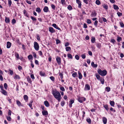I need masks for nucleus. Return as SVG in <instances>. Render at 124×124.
<instances>
[{"mask_svg": "<svg viewBox=\"0 0 124 124\" xmlns=\"http://www.w3.org/2000/svg\"><path fill=\"white\" fill-rule=\"evenodd\" d=\"M52 93L54 98L57 100L58 101H60L61 99V96L59 92L55 90V91H53Z\"/></svg>", "mask_w": 124, "mask_h": 124, "instance_id": "nucleus-1", "label": "nucleus"}, {"mask_svg": "<svg viewBox=\"0 0 124 124\" xmlns=\"http://www.w3.org/2000/svg\"><path fill=\"white\" fill-rule=\"evenodd\" d=\"M98 74L102 76H105L107 73V71L106 70H102L100 69H99L98 70Z\"/></svg>", "mask_w": 124, "mask_h": 124, "instance_id": "nucleus-2", "label": "nucleus"}, {"mask_svg": "<svg viewBox=\"0 0 124 124\" xmlns=\"http://www.w3.org/2000/svg\"><path fill=\"white\" fill-rule=\"evenodd\" d=\"M34 47L35 49L36 50H38L39 49V46L38 43L36 42H34Z\"/></svg>", "mask_w": 124, "mask_h": 124, "instance_id": "nucleus-3", "label": "nucleus"}, {"mask_svg": "<svg viewBox=\"0 0 124 124\" xmlns=\"http://www.w3.org/2000/svg\"><path fill=\"white\" fill-rule=\"evenodd\" d=\"M90 89V86L89 85L87 84L85 85V87L84 88V90H89Z\"/></svg>", "mask_w": 124, "mask_h": 124, "instance_id": "nucleus-4", "label": "nucleus"}, {"mask_svg": "<svg viewBox=\"0 0 124 124\" xmlns=\"http://www.w3.org/2000/svg\"><path fill=\"white\" fill-rule=\"evenodd\" d=\"M49 31L51 33H54L55 32V30L51 27H49Z\"/></svg>", "mask_w": 124, "mask_h": 124, "instance_id": "nucleus-5", "label": "nucleus"}, {"mask_svg": "<svg viewBox=\"0 0 124 124\" xmlns=\"http://www.w3.org/2000/svg\"><path fill=\"white\" fill-rule=\"evenodd\" d=\"M96 15L97 13L96 11L94 10L92 12V13L91 15V16L92 17H95L96 16Z\"/></svg>", "mask_w": 124, "mask_h": 124, "instance_id": "nucleus-6", "label": "nucleus"}, {"mask_svg": "<svg viewBox=\"0 0 124 124\" xmlns=\"http://www.w3.org/2000/svg\"><path fill=\"white\" fill-rule=\"evenodd\" d=\"M56 59L57 63L59 65H60L61 63V58L59 57H58Z\"/></svg>", "mask_w": 124, "mask_h": 124, "instance_id": "nucleus-7", "label": "nucleus"}, {"mask_svg": "<svg viewBox=\"0 0 124 124\" xmlns=\"http://www.w3.org/2000/svg\"><path fill=\"white\" fill-rule=\"evenodd\" d=\"M76 2L78 5V7L79 8H81V1L79 0H76Z\"/></svg>", "mask_w": 124, "mask_h": 124, "instance_id": "nucleus-8", "label": "nucleus"}, {"mask_svg": "<svg viewBox=\"0 0 124 124\" xmlns=\"http://www.w3.org/2000/svg\"><path fill=\"white\" fill-rule=\"evenodd\" d=\"M52 26L54 28H55L57 30H60V28H59L56 25V24L55 23H54L52 25Z\"/></svg>", "mask_w": 124, "mask_h": 124, "instance_id": "nucleus-9", "label": "nucleus"}, {"mask_svg": "<svg viewBox=\"0 0 124 124\" xmlns=\"http://www.w3.org/2000/svg\"><path fill=\"white\" fill-rule=\"evenodd\" d=\"M44 103L45 105L47 107H48L49 106L48 102L47 101H44Z\"/></svg>", "mask_w": 124, "mask_h": 124, "instance_id": "nucleus-10", "label": "nucleus"}, {"mask_svg": "<svg viewBox=\"0 0 124 124\" xmlns=\"http://www.w3.org/2000/svg\"><path fill=\"white\" fill-rule=\"evenodd\" d=\"M1 92L4 95H7V93L6 91L4 90H1Z\"/></svg>", "mask_w": 124, "mask_h": 124, "instance_id": "nucleus-11", "label": "nucleus"}, {"mask_svg": "<svg viewBox=\"0 0 124 124\" xmlns=\"http://www.w3.org/2000/svg\"><path fill=\"white\" fill-rule=\"evenodd\" d=\"M42 113L43 116H46L48 115V112L47 111L45 110H43L42 111Z\"/></svg>", "mask_w": 124, "mask_h": 124, "instance_id": "nucleus-12", "label": "nucleus"}, {"mask_svg": "<svg viewBox=\"0 0 124 124\" xmlns=\"http://www.w3.org/2000/svg\"><path fill=\"white\" fill-rule=\"evenodd\" d=\"M48 10V8L47 7L45 6L43 9L44 11L45 12H47Z\"/></svg>", "mask_w": 124, "mask_h": 124, "instance_id": "nucleus-13", "label": "nucleus"}, {"mask_svg": "<svg viewBox=\"0 0 124 124\" xmlns=\"http://www.w3.org/2000/svg\"><path fill=\"white\" fill-rule=\"evenodd\" d=\"M14 78L15 79H20V78L18 75L15 74Z\"/></svg>", "mask_w": 124, "mask_h": 124, "instance_id": "nucleus-14", "label": "nucleus"}, {"mask_svg": "<svg viewBox=\"0 0 124 124\" xmlns=\"http://www.w3.org/2000/svg\"><path fill=\"white\" fill-rule=\"evenodd\" d=\"M16 102L17 104L20 107L22 106L21 103L19 101L17 100L16 101Z\"/></svg>", "mask_w": 124, "mask_h": 124, "instance_id": "nucleus-15", "label": "nucleus"}, {"mask_svg": "<svg viewBox=\"0 0 124 124\" xmlns=\"http://www.w3.org/2000/svg\"><path fill=\"white\" fill-rule=\"evenodd\" d=\"M102 120L104 124H106L107 122V119L105 117H103L102 118Z\"/></svg>", "mask_w": 124, "mask_h": 124, "instance_id": "nucleus-16", "label": "nucleus"}, {"mask_svg": "<svg viewBox=\"0 0 124 124\" xmlns=\"http://www.w3.org/2000/svg\"><path fill=\"white\" fill-rule=\"evenodd\" d=\"M7 45V48H9L10 47L11 45V43L9 42H8Z\"/></svg>", "mask_w": 124, "mask_h": 124, "instance_id": "nucleus-17", "label": "nucleus"}, {"mask_svg": "<svg viewBox=\"0 0 124 124\" xmlns=\"http://www.w3.org/2000/svg\"><path fill=\"white\" fill-rule=\"evenodd\" d=\"M113 6L115 10H118L119 9V8L117 5L114 4Z\"/></svg>", "mask_w": 124, "mask_h": 124, "instance_id": "nucleus-18", "label": "nucleus"}, {"mask_svg": "<svg viewBox=\"0 0 124 124\" xmlns=\"http://www.w3.org/2000/svg\"><path fill=\"white\" fill-rule=\"evenodd\" d=\"M99 80H100L101 82V83L102 84H104V79L103 78H101Z\"/></svg>", "mask_w": 124, "mask_h": 124, "instance_id": "nucleus-19", "label": "nucleus"}, {"mask_svg": "<svg viewBox=\"0 0 124 124\" xmlns=\"http://www.w3.org/2000/svg\"><path fill=\"white\" fill-rule=\"evenodd\" d=\"M5 21L7 23H8L10 22L9 19L8 17H6Z\"/></svg>", "mask_w": 124, "mask_h": 124, "instance_id": "nucleus-20", "label": "nucleus"}, {"mask_svg": "<svg viewBox=\"0 0 124 124\" xmlns=\"http://www.w3.org/2000/svg\"><path fill=\"white\" fill-rule=\"evenodd\" d=\"M27 81L29 83H31V79L29 77H27Z\"/></svg>", "mask_w": 124, "mask_h": 124, "instance_id": "nucleus-21", "label": "nucleus"}, {"mask_svg": "<svg viewBox=\"0 0 124 124\" xmlns=\"http://www.w3.org/2000/svg\"><path fill=\"white\" fill-rule=\"evenodd\" d=\"M103 107L105 109L107 110H108L109 109V108L108 107V105H103Z\"/></svg>", "mask_w": 124, "mask_h": 124, "instance_id": "nucleus-22", "label": "nucleus"}, {"mask_svg": "<svg viewBox=\"0 0 124 124\" xmlns=\"http://www.w3.org/2000/svg\"><path fill=\"white\" fill-rule=\"evenodd\" d=\"M96 77L97 79L98 80H99L101 78L98 74H96Z\"/></svg>", "mask_w": 124, "mask_h": 124, "instance_id": "nucleus-23", "label": "nucleus"}, {"mask_svg": "<svg viewBox=\"0 0 124 124\" xmlns=\"http://www.w3.org/2000/svg\"><path fill=\"white\" fill-rule=\"evenodd\" d=\"M23 98L24 100L26 101L28 100V97L27 95H25L24 96Z\"/></svg>", "mask_w": 124, "mask_h": 124, "instance_id": "nucleus-24", "label": "nucleus"}, {"mask_svg": "<svg viewBox=\"0 0 124 124\" xmlns=\"http://www.w3.org/2000/svg\"><path fill=\"white\" fill-rule=\"evenodd\" d=\"M33 101H31L29 103V106L32 109H33V108L32 107V103L33 102Z\"/></svg>", "mask_w": 124, "mask_h": 124, "instance_id": "nucleus-25", "label": "nucleus"}, {"mask_svg": "<svg viewBox=\"0 0 124 124\" xmlns=\"http://www.w3.org/2000/svg\"><path fill=\"white\" fill-rule=\"evenodd\" d=\"M28 58L29 60H30L32 59L33 57L32 55L30 54L28 56Z\"/></svg>", "mask_w": 124, "mask_h": 124, "instance_id": "nucleus-26", "label": "nucleus"}, {"mask_svg": "<svg viewBox=\"0 0 124 124\" xmlns=\"http://www.w3.org/2000/svg\"><path fill=\"white\" fill-rule=\"evenodd\" d=\"M110 104L111 106L113 107L115 104V103L113 101H110Z\"/></svg>", "mask_w": 124, "mask_h": 124, "instance_id": "nucleus-27", "label": "nucleus"}, {"mask_svg": "<svg viewBox=\"0 0 124 124\" xmlns=\"http://www.w3.org/2000/svg\"><path fill=\"white\" fill-rule=\"evenodd\" d=\"M23 13H24V15L25 16H26L27 17H28L29 15H28L26 11L25 10H24V11Z\"/></svg>", "mask_w": 124, "mask_h": 124, "instance_id": "nucleus-28", "label": "nucleus"}, {"mask_svg": "<svg viewBox=\"0 0 124 124\" xmlns=\"http://www.w3.org/2000/svg\"><path fill=\"white\" fill-rule=\"evenodd\" d=\"M103 6L104 8L105 9H108V6L107 5H105V4H104L103 5Z\"/></svg>", "mask_w": 124, "mask_h": 124, "instance_id": "nucleus-29", "label": "nucleus"}, {"mask_svg": "<svg viewBox=\"0 0 124 124\" xmlns=\"http://www.w3.org/2000/svg\"><path fill=\"white\" fill-rule=\"evenodd\" d=\"M66 50L67 51H68L71 50V48L70 47H67L65 48Z\"/></svg>", "mask_w": 124, "mask_h": 124, "instance_id": "nucleus-30", "label": "nucleus"}, {"mask_svg": "<svg viewBox=\"0 0 124 124\" xmlns=\"http://www.w3.org/2000/svg\"><path fill=\"white\" fill-rule=\"evenodd\" d=\"M67 56L68 58L70 59H72V57L71 54H67Z\"/></svg>", "mask_w": 124, "mask_h": 124, "instance_id": "nucleus-31", "label": "nucleus"}, {"mask_svg": "<svg viewBox=\"0 0 124 124\" xmlns=\"http://www.w3.org/2000/svg\"><path fill=\"white\" fill-rule=\"evenodd\" d=\"M95 38L93 37L92 38L91 41L92 43H94L95 41Z\"/></svg>", "mask_w": 124, "mask_h": 124, "instance_id": "nucleus-32", "label": "nucleus"}, {"mask_svg": "<svg viewBox=\"0 0 124 124\" xmlns=\"http://www.w3.org/2000/svg\"><path fill=\"white\" fill-rule=\"evenodd\" d=\"M78 74L79 75V78L80 79H81L82 78V75L81 73L80 72H78Z\"/></svg>", "mask_w": 124, "mask_h": 124, "instance_id": "nucleus-33", "label": "nucleus"}, {"mask_svg": "<svg viewBox=\"0 0 124 124\" xmlns=\"http://www.w3.org/2000/svg\"><path fill=\"white\" fill-rule=\"evenodd\" d=\"M40 75H41V76H45V73L42 71L40 72Z\"/></svg>", "mask_w": 124, "mask_h": 124, "instance_id": "nucleus-34", "label": "nucleus"}, {"mask_svg": "<svg viewBox=\"0 0 124 124\" xmlns=\"http://www.w3.org/2000/svg\"><path fill=\"white\" fill-rule=\"evenodd\" d=\"M95 3L96 4L98 5H99L101 3L100 1L99 0H97L96 1Z\"/></svg>", "mask_w": 124, "mask_h": 124, "instance_id": "nucleus-35", "label": "nucleus"}, {"mask_svg": "<svg viewBox=\"0 0 124 124\" xmlns=\"http://www.w3.org/2000/svg\"><path fill=\"white\" fill-rule=\"evenodd\" d=\"M86 120L87 122L89 124H90L91 123V120L90 118L87 119Z\"/></svg>", "mask_w": 124, "mask_h": 124, "instance_id": "nucleus-36", "label": "nucleus"}, {"mask_svg": "<svg viewBox=\"0 0 124 124\" xmlns=\"http://www.w3.org/2000/svg\"><path fill=\"white\" fill-rule=\"evenodd\" d=\"M36 11L39 13L41 12V10L40 8H37L36 9Z\"/></svg>", "mask_w": 124, "mask_h": 124, "instance_id": "nucleus-37", "label": "nucleus"}, {"mask_svg": "<svg viewBox=\"0 0 124 124\" xmlns=\"http://www.w3.org/2000/svg\"><path fill=\"white\" fill-rule=\"evenodd\" d=\"M4 86L5 89L7 90L8 87V85L6 83H5L4 84Z\"/></svg>", "mask_w": 124, "mask_h": 124, "instance_id": "nucleus-38", "label": "nucleus"}, {"mask_svg": "<svg viewBox=\"0 0 124 124\" xmlns=\"http://www.w3.org/2000/svg\"><path fill=\"white\" fill-rule=\"evenodd\" d=\"M101 46V45L100 43H98L97 44V46L98 48H100Z\"/></svg>", "mask_w": 124, "mask_h": 124, "instance_id": "nucleus-39", "label": "nucleus"}, {"mask_svg": "<svg viewBox=\"0 0 124 124\" xmlns=\"http://www.w3.org/2000/svg\"><path fill=\"white\" fill-rule=\"evenodd\" d=\"M121 37H118L117 38V40L118 42H120V41H121Z\"/></svg>", "mask_w": 124, "mask_h": 124, "instance_id": "nucleus-40", "label": "nucleus"}, {"mask_svg": "<svg viewBox=\"0 0 124 124\" xmlns=\"http://www.w3.org/2000/svg\"><path fill=\"white\" fill-rule=\"evenodd\" d=\"M7 118V120L9 121H10L11 120V118L10 116H6Z\"/></svg>", "mask_w": 124, "mask_h": 124, "instance_id": "nucleus-41", "label": "nucleus"}, {"mask_svg": "<svg viewBox=\"0 0 124 124\" xmlns=\"http://www.w3.org/2000/svg\"><path fill=\"white\" fill-rule=\"evenodd\" d=\"M9 71H10V75H13L14 73L13 71L10 69L9 70Z\"/></svg>", "mask_w": 124, "mask_h": 124, "instance_id": "nucleus-42", "label": "nucleus"}, {"mask_svg": "<svg viewBox=\"0 0 124 124\" xmlns=\"http://www.w3.org/2000/svg\"><path fill=\"white\" fill-rule=\"evenodd\" d=\"M50 79L53 81H54V78L53 76H51L50 77Z\"/></svg>", "mask_w": 124, "mask_h": 124, "instance_id": "nucleus-43", "label": "nucleus"}, {"mask_svg": "<svg viewBox=\"0 0 124 124\" xmlns=\"http://www.w3.org/2000/svg\"><path fill=\"white\" fill-rule=\"evenodd\" d=\"M68 9L69 10H70L72 9V8L71 6L70 5H69L67 7Z\"/></svg>", "mask_w": 124, "mask_h": 124, "instance_id": "nucleus-44", "label": "nucleus"}, {"mask_svg": "<svg viewBox=\"0 0 124 124\" xmlns=\"http://www.w3.org/2000/svg\"><path fill=\"white\" fill-rule=\"evenodd\" d=\"M98 23V21L97 20H95V22L94 23V25L95 26H96L97 25V24Z\"/></svg>", "mask_w": 124, "mask_h": 124, "instance_id": "nucleus-45", "label": "nucleus"}, {"mask_svg": "<svg viewBox=\"0 0 124 124\" xmlns=\"http://www.w3.org/2000/svg\"><path fill=\"white\" fill-rule=\"evenodd\" d=\"M81 57L83 59H85L86 57V56L85 55V54H82L81 55Z\"/></svg>", "mask_w": 124, "mask_h": 124, "instance_id": "nucleus-46", "label": "nucleus"}, {"mask_svg": "<svg viewBox=\"0 0 124 124\" xmlns=\"http://www.w3.org/2000/svg\"><path fill=\"white\" fill-rule=\"evenodd\" d=\"M117 14L118 16L120 17L122 15V14L120 12H118L117 13Z\"/></svg>", "mask_w": 124, "mask_h": 124, "instance_id": "nucleus-47", "label": "nucleus"}, {"mask_svg": "<svg viewBox=\"0 0 124 124\" xmlns=\"http://www.w3.org/2000/svg\"><path fill=\"white\" fill-rule=\"evenodd\" d=\"M77 75V73L75 72L73 74L72 76L73 77H75Z\"/></svg>", "mask_w": 124, "mask_h": 124, "instance_id": "nucleus-48", "label": "nucleus"}, {"mask_svg": "<svg viewBox=\"0 0 124 124\" xmlns=\"http://www.w3.org/2000/svg\"><path fill=\"white\" fill-rule=\"evenodd\" d=\"M106 88L107 90V92H108L110 91V88L109 87H106Z\"/></svg>", "mask_w": 124, "mask_h": 124, "instance_id": "nucleus-49", "label": "nucleus"}, {"mask_svg": "<svg viewBox=\"0 0 124 124\" xmlns=\"http://www.w3.org/2000/svg\"><path fill=\"white\" fill-rule=\"evenodd\" d=\"M75 57L77 60H78L79 59V57L77 55H76L75 56Z\"/></svg>", "mask_w": 124, "mask_h": 124, "instance_id": "nucleus-50", "label": "nucleus"}, {"mask_svg": "<svg viewBox=\"0 0 124 124\" xmlns=\"http://www.w3.org/2000/svg\"><path fill=\"white\" fill-rule=\"evenodd\" d=\"M120 25L121 26V27H123L124 26V25L123 23H122L121 22H120Z\"/></svg>", "mask_w": 124, "mask_h": 124, "instance_id": "nucleus-51", "label": "nucleus"}, {"mask_svg": "<svg viewBox=\"0 0 124 124\" xmlns=\"http://www.w3.org/2000/svg\"><path fill=\"white\" fill-rule=\"evenodd\" d=\"M59 76H60V77L62 79L63 78V74L62 73H60L59 74Z\"/></svg>", "mask_w": 124, "mask_h": 124, "instance_id": "nucleus-52", "label": "nucleus"}, {"mask_svg": "<svg viewBox=\"0 0 124 124\" xmlns=\"http://www.w3.org/2000/svg\"><path fill=\"white\" fill-rule=\"evenodd\" d=\"M87 22L88 24H90L91 23V21L89 19H88L87 20Z\"/></svg>", "mask_w": 124, "mask_h": 124, "instance_id": "nucleus-53", "label": "nucleus"}, {"mask_svg": "<svg viewBox=\"0 0 124 124\" xmlns=\"http://www.w3.org/2000/svg\"><path fill=\"white\" fill-rule=\"evenodd\" d=\"M31 18L33 21H36V19L32 16H31Z\"/></svg>", "mask_w": 124, "mask_h": 124, "instance_id": "nucleus-54", "label": "nucleus"}, {"mask_svg": "<svg viewBox=\"0 0 124 124\" xmlns=\"http://www.w3.org/2000/svg\"><path fill=\"white\" fill-rule=\"evenodd\" d=\"M65 104V102L63 101H62L61 102V105L62 106H63Z\"/></svg>", "mask_w": 124, "mask_h": 124, "instance_id": "nucleus-55", "label": "nucleus"}, {"mask_svg": "<svg viewBox=\"0 0 124 124\" xmlns=\"http://www.w3.org/2000/svg\"><path fill=\"white\" fill-rule=\"evenodd\" d=\"M12 3V2L11 0H8V4L9 5V6H10Z\"/></svg>", "mask_w": 124, "mask_h": 124, "instance_id": "nucleus-56", "label": "nucleus"}, {"mask_svg": "<svg viewBox=\"0 0 124 124\" xmlns=\"http://www.w3.org/2000/svg\"><path fill=\"white\" fill-rule=\"evenodd\" d=\"M33 56L35 58H36L37 57V55L34 52L33 53Z\"/></svg>", "mask_w": 124, "mask_h": 124, "instance_id": "nucleus-57", "label": "nucleus"}, {"mask_svg": "<svg viewBox=\"0 0 124 124\" xmlns=\"http://www.w3.org/2000/svg\"><path fill=\"white\" fill-rule=\"evenodd\" d=\"M60 89L62 91H65V89L63 87H62L60 88Z\"/></svg>", "mask_w": 124, "mask_h": 124, "instance_id": "nucleus-58", "label": "nucleus"}, {"mask_svg": "<svg viewBox=\"0 0 124 124\" xmlns=\"http://www.w3.org/2000/svg\"><path fill=\"white\" fill-rule=\"evenodd\" d=\"M61 2L62 4H65V0H61Z\"/></svg>", "mask_w": 124, "mask_h": 124, "instance_id": "nucleus-59", "label": "nucleus"}, {"mask_svg": "<svg viewBox=\"0 0 124 124\" xmlns=\"http://www.w3.org/2000/svg\"><path fill=\"white\" fill-rule=\"evenodd\" d=\"M51 7L54 9L55 8V6L53 4H52L51 5Z\"/></svg>", "mask_w": 124, "mask_h": 124, "instance_id": "nucleus-60", "label": "nucleus"}, {"mask_svg": "<svg viewBox=\"0 0 124 124\" xmlns=\"http://www.w3.org/2000/svg\"><path fill=\"white\" fill-rule=\"evenodd\" d=\"M16 20L15 19H13L12 21V23L13 24H14L16 23Z\"/></svg>", "mask_w": 124, "mask_h": 124, "instance_id": "nucleus-61", "label": "nucleus"}, {"mask_svg": "<svg viewBox=\"0 0 124 124\" xmlns=\"http://www.w3.org/2000/svg\"><path fill=\"white\" fill-rule=\"evenodd\" d=\"M11 111L10 110H9L8 112V115L11 116Z\"/></svg>", "mask_w": 124, "mask_h": 124, "instance_id": "nucleus-62", "label": "nucleus"}, {"mask_svg": "<svg viewBox=\"0 0 124 124\" xmlns=\"http://www.w3.org/2000/svg\"><path fill=\"white\" fill-rule=\"evenodd\" d=\"M111 42L114 44L116 42V41L114 39H112L111 41Z\"/></svg>", "mask_w": 124, "mask_h": 124, "instance_id": "nucleus-63", "label": "nucleus"}, {"mask_svg": "<svg viewBox=\"0 0 124 124\" xmlns=\"http://www.w3.org/2000/svg\"><path fill=\"white\" fill-rule=\"evenodd\" d=\"M35 63L37 65H39V62L37 60H35Z\"/></svg>", "mask_w": 124, "mask_h": 124, "instance_id": "nucleus-64", "label": "nucleus"}]
</instances>
